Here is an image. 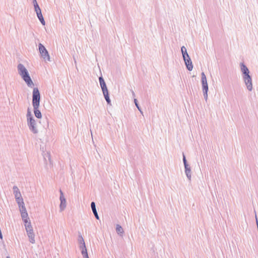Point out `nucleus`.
<instances>
[{"mask_svg":"<svg viewBox=\"0 0 258 258\" xmlns=\"http://www.w3.org/2000/svg\"><path fill=\"white\" fill-rule=\"evenodd\" d=\"M59 192H60V197H59L60 201H65L66 199L63 196V192L62 191V190L61 189L59 190Z\"/></svg>","mask_w":258,"mask_h":258,"instance_id":"a878e982","label":"nucleus"},{"mask_svg":"<svg viewBox=\"0 0 258 258\" xmlns=\"http://www.w3.org/2000/svg\"><path fill=\"white\" fill-rule=\"evenodd\" d=\"M181 51L183 57H185V56L189 55L187 52V50L185 46H182L181 47Z\"/></svg>","mask_w":258,"mask_h":258,"instance_id":"6ab92c4d","label":"nucleus"},{"mask_svg":"<svg viewBox=\"0 0 258 258\" xmlns=\"http://www.w3.org/2000/svg\"><path fill=\"white\" fill-rule=\"evenodd\" d=\"M183 156V162L185 168V173L188 178V179L190 181L191 180V169L189 165L188 164L187 161L186 159L185 156L184 154L182 153Z\"/></svg>","mask_w":258,"mask_h":258,"instance_id":"423d86ee","label":"nucleus"},{"mask_svg":"<svg viewBox=\"0 0 258 258\" xmlns=\"http://www.w3.org/2000/svg\"><path fill=\"white\" fill-rule=\"evenodd\" d=\"M240 66L242 72V78L246 86V88L249 91H251L253 88L252 78L249 75L250 72L248 68L243 62L240 63Z\"/></svg>","mask_w":258,"mask_h":258,"instance_id":"f03ea898","label":"nucleus"},{"mask_svg":"<svg viewBox=\"0 0 258 258\" xmlns=\"http://www.w3.org/2000/svg\"><path fill=\"white\" fill-rule=\"evenodd\" d=\"M99 81L102 92L108 90L106 83L102 76L99 77Z\"/></svg>","mask_w":258,"mask_h":258,"instance_id":"f8f14e48","label":"nucleus"},{"mask_svg":"<svg viewBox=\"0 0 258 258\" xmlns=\"http://www.w3.org/2000/svg\"><path fill=\"white\" fill-rule=\"evenodd\" d=\"M66 200H65V201H60V205H59L60 211H63L64 210V209L66 208Z\"/></svg>","mask_w":258,"mask_h":258,"instance_id":"aec40b11","label":"nucleus"},{"mask_svg":"<svg viewBox=\"0 0 258 258\" xmlns=\"http://www.w3.org/2000/svg\"><path fill=\"white\" fill-rule=\"evenodd\" d=\"M102 92H103V94L104 97V98L107 102V104L110 105L111 104V100L109 97V94L108 90L103 91Z\"/></svg>","mask_w":258,"mask_h":258,"instance_id":"f3484780","label":"nucleus"},{"mask_svg":"<svg viewBox=\"0 0 258 258\" xmlns=\"http://www.w3.org/2000/svg\"><path fill=\"white\" fill-rule=\"evenodd\" d=\"M134 103L135 104L136 106L137 107V108L139 110V111L140 112V113L142 114H143V111H142V110L141 109V107L140 106V105L139 104V103H138V101L137 99L135 98L134 100Z\"/></svg>","mask_w":258,"mask_h":258,"instance_id":"4be33fe9","label":"nucleus"},{"mask_svg":"<svg viewBox=\"0 0 258 258\" xmlns=\"http://www.w3.org/2000/svg\"><path fill=\"white\" fill-rule=\"evenodd\" d=\"M27 124L30 130L34 134H37L38 130L36 126V121L33 117L27 119Z\"/></svg>","mask_w":258,"mask_h":258,"instance_id":"0eeeda50","label":"nucleus"},{"mask_svg":"<svg viewBox=\"0 0 258 258\" xmlns=\"http://www.w3.org/2000/svg\"><path fill=\"white\" fill-rule=\"evenodd\" d=\"M26 116H27V119L33 117L31 114V112L29 108H28V109H27V112Z\"/></svg>","mask_w":258,"mask_h":258,"instance_id":"393cba45","label":"nucleus"},{"mask_svg":"<svg viewBox=\"0 0 258 258\" xmlns=\"http://www.w3.org/2000/svg\"><path fill=\"white\" fill-rule=\"evenodd\" d=\"M78 241L79 244L83 243V242H85L83 237L80 233L78 236Z\"/></svg>","mask_w":258,"mask_h":258,"instance_id":"b1692460","label":"nucleus"},{"mask_svg":"<svg viewBox=\"0 0 258 258\" xmlns=\"http://www.w3.org/2000/svg\"><path fill=\"white\" fill-rule=\"evenodd\" d=\"M81 252L82 255H83V258H89L86 248L81 249Z\"/></svg>","mask_w":258,"mask_h":258,"instance_id":"412c9836","label":"nucleus"},{"mask_svg":"<svg viewBox=\"0 0 258 258\" xmlns=\"http://www.w3.org/2000/svg\"><path fill=\"white\" fill-rule=\"evenodd\" d=\"M186 69L191 71L193 69V64L189 55L183 57Z\"/></svg>","mask_w":258,"mask_h":258,"instance_id":"1a4fd4ad","label":"nucleus"},{"mask_svg":"<svg viewBox=\"0 0 258 258\" xmlns=\"http://www.w3.org/2000/svg\"><path fill=\"white\" fill-rule=\"evenodd\" d=\"M47 158L48 159V160H49V161L50 162V163H51V158H50V154L48 152H47L46 153L44 154V160L46 161L47 160Z\"/></svg>","mask_w":258,"mask_h":258,"instance_id":"5701e85b","label":"nucleus"},{"mask_svg":"<svg viewBox=\"0 0 258 258\" xmlns=\"http://www.w3.org/2000/svg\"><path fill=\"white\" fill-rule=\"evenodd\" d=\"M32 3H33V5L37 4L36 0H32Z\"/></svg>","mask_w":258,"mask_h":258,"instance_id":"c756f323","label":"nucleus"},{"mask_svg":"<svg viewBox=\"0 0 258 258\" xmlns=\"http://www.w3.org/2000/svg\"><path fill=\"white\" fill-rule=\"evenodd\" d=\"M21 215L22 220L25 224H27L29 222H30L27 213H25V212H23Z\"/></svg>","mask_w":258,"mask_h":258,"instance_id":"2eb2a0df","label":"nucleus"},{"mask_svg":"<svg viewBox=\"0 0 258 258\" xmlns=\"http://www.w3.org/2000/svg\"><path fill=\"white\" fill-rule=\"evenodd\" d=\"M6 258H10V257L9 256H7Z\"/></svg>","mask_w":258,"mask_h":258,"instance_id":"2f4dec72","label":"nucleus"},{"mask_svg":"<svg viewBox=\"0 0 258 258\" xmlns=\"http://www.w3.org/2000/svg\"><path fill=\"white\" fill-rule=\"evenodd\" d=\"M132 95H133V97H135V92H134L133 90H132Z\"/></svg>","mask_w":258,"mask_h":258,"instance_id":"7c9ffc66","label":"nucleus"},{"mask_svg":"<svg viewBox=\"0 0 258 258\" xmlns=\"http://www.w3.org/2000/svg\"><path fill=\"white\" fill-rule=\"evenodd\" d=\"M79 244V248L80 250L86 248L85 242H83V243H81Z\"/></svg>","mask_w":258,"mask_h":258,"instance_id":"bb28decb","label":"nucleus"},{"mask_svg":"<svg viewBox=\"0 0 258 258\" xmlns=\"http://www.w3.org/2000/svg\"><path fill=\"white\" fill-rule=\"evenodd\" d=\"M38 49L41 57L45 60L50 61L49 53L45 46L40 43L38 44Z\"/></svg>","mask_w":258,"mask_h":258,"instance_id":"39448f33","label":"nucleus"},{"mask_svg":"<svg viewBox=\"0 0 258 258\" xmlns=\"http://www.w3.org/2000/svg\"><path fill=\"white\" fill-rule=\"evenodd\" d=\"M17 68L19 74L25 82L27 86L29 87H32V86H34V83L30 76L28 70L25 66L22 63H19L18 65Z\"/></svg>","mask_w":258,"mask_h":258,"instance_id":"7ed1b4c3","label":"nucleus"},{"mask_svg":"<svg viewBox=\"0 0 258 258\" xmlns=\"http://www.w3.org/2000/svg\"><path fill=\"white\" fill-rule=\"evenodd\" d=\"M116 231L117 232V233L118 234H119V235H122L123 234V233H124V231L123 230V228H122V227L119 225V224H117L116 225Z\"/></svg>","mask_w":258,"mask_h":258,"instance_id":"a211bd4d","label":"nucleus"},{"mask_svg":"<svg viewBox=\"0 0 258 258\" xmlns=\"http://www.w3.org/2000/svg\"><path fill=\"white\" fill-rule=\"evenodd\" d=\"M41 95L38 88H34L32 92V105L34 109L35 116L40 119L42 117V114L39 109L40 107V102Z\"/></svg>","mask_w":258,"mask_h":258,"instance_id":"f257e3e1","label":"nucleus"},{"mask_svg":"<svg viewBox=\"0 0 258 258\" xmlns=\"http://www.w3.org/2000/svg\"><path fill=\"white\" fill-rule=\"evenodd\" d=\"M17 203L19 206L21 214L23 212H25V213H27L23 200L21 201L17 202Z\"/></svg>","mask_w":258,"mask_h":258,"instance_id":"ddd939ff","label":"nucleus"},{"mask_svg":"<svg viewBox=\"0 0 258 258\" xmlns=\"http://www.w3.org/2000/svg\"><path fill=\"white\" fill-rule=\"evenodd\" d=\"M91 207L92 210V212L96 218V219L99 220V217L98 216V213L97 212V210L96 208V205L94 202H92L91 203Z\"/></svg>","mask_w":258,"mask_h":258,"instance_id":"4468645a","label":"nucleus"},{"mask_svg":"<svg viewBox=\"0 0 258 258\" xmlns=\"http://www.w3.org/2000/svg\"><path fill=\"white\" fill-rule=\"evenodd\" d=\"M35 12L36 13L37 16L39 20L40 21V23L43 26H44L45 25V22L44 19V18L43 17V15L41 13V9H38V10L35 11Z\"/></svg>","mask_w":258,"mask_h":258,"instance_id":"9b49d317","label":"nucleus"},{"mask_svg":"<svg viewBox=\"0 0 258 258\" xmlns=\"http://www.w3.org/2000/svg\"><path fill=\"white\" fill-rule=\"evenodd\" d=\"M201 82L203 91H208L209 88L206 76L204 72H202L201 74Z\"/></svg>","mask_w":258,"mask_h":258,"instance_id":"6e6552de","label":"nucleus"},{"mask_svg":"<svg viewBox=\"0 0 258 258\" xmlns=\"http://www.w3.org/2000/svg\"><path fill=\"white\" fill-rule=\"evenodd\" d=\"M102 92H103V94L104 97V98L107 102V104L110 105L111 104V100L109 97V94L108 90L103 91Z\"/></svg>","mask_w":258,"mask_h":258,"instance_id":"dca6fc26","label":"nucleus"},{"mask_svg":"<svg viewBox=\"0 0 258 258\" xmlns=\"http://www.w3.org/2000/svg\"><path fill=\"white\" fill-rule=\"evenodd\" d=\"M208 91H203L204 97L206 101L208 99Z\"/></svg>","mask_w":258,"mask_h":258,"instance_id":"cd10ccee","label":"nucleus"},{"mask_svg":"<svg viewBox=\"0 0 258 258\" xmlns=\"http://www.w3.org/2000/svg\"><path fill=\"white\" fill-rule=\"evenodd\" d=\"M25 226L27 235L29 238V241L32 244L35 243V234L31 222H29L27 224H25Z\"/></svg>","mask_w":258,"mask_h":258,"instance_id":"20e7f679","label":"nucleus"},{"mask_svg":"<svg viewBox=\"0 0 258 258\" xmlns=\"http://www.w3.org/2000/svg\"><path fill=\"white\" fill-rule=\"evenodd\" d=\"M33 6H34V10H35V11H36V10H38V9H40V7H39V5H38V3H37V4H36L33 5Z\"/></svg>","mask_w":258,"mask_h":258,"instance_id":"c85d7f7f","label":"nucleus"},{"mask_svg":"<svg viewBox=\"0 0 258 258\" xmlns=\"http://www.w3.org/2000/svg\"><path fill=\"white\" fill-rule=\"evenodd\" d=\"M13 189L16 202H17L19 201H21V200H23V199L22 197L21 192L18 187L17 186L15 185L13 186Z\"/></svg>","mask_w":258,"mask_h":258,"instance_id":"9d476101","label":"nucleus"}]
</instances>
